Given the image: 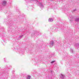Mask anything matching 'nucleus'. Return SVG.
Segmentation results:
<instances>
[{"mask_svg": "<svg viewBox=\"0 0 79 79\" xmlns=\"http://www.w3.org/2000/svg\"><path fill=\"white\" fill-rule=\"evenodd\" d=\"M69 18H70V21H73V19H74V16L72 15H69Z\"/></svg>", "mask_w": 79, "mask_h": 79, "instance_id": "f257e3e1", "label": "nucleus"}, {"mask_svg": "<svg viewBox=\"0 0 79 79\" xmlns=\"http://www.w3.org/2000/svg\"><path fill=\"white\" fill-rule=\"evenodd\" d=\"M60 78H61V79H64V78H65V75H63L62 74H60Z\"/></svg>", "mask_w": 79, "mask_h": 79, "instance_id": "f03ea898", "label": "nucleus"}, {"mask_svg": "<svg viewBox=\"0 0 79 79\" xmlns=\"http://www.w3.org/2000/svg\"><path fill=\"white\" fill-rule=\"evenodd\" d=\"M2 5L3 6H5L6 5V1H3L2 2Z\"/></svg>", "mask_w": 79, "mask_h": 79, "instance_id": "7ed1b4c3", "label": "nucleus"}, {"mask_svg": "<svg viewBox=\"0 0 79 79\" xmlns=\"http://www.w3.org/2000/svg\"><path fill=\"white\" fill-rule=\"evenodd\" d=\"M53 43H54V42H53V41H52L50 43V47H52L53 46Z\"/></svg>", "mask_w": 79, "mask_h": 79, "instance_id": "20e7f679", "label": "nucleus"}, {"mask_svg": "<svg viewBox=\"0 0 79 79\" xmlns=\"http://www.w3.org/2000/svg\"><path fill=\"white\" fill-rule=\"evenodd\" d=\"M5 36V35H4V33H1L0 34V37H3Z\"/></svg>", "mask_w": 79, "mask_h": 79, "instance_id": "39448f33", "label": "nucleus"}, {"mask_svg": "<svg viewBox=\"0 0 79 79\" xmlns=\"http://www.w3.org/2000/svg\"><path fill=\"white\" fill-rule=\"evenodd\" d=\"M39 6L41 8H43V7H44V6H43V5H42V3L40 2L39 3Z\"/></svg>", "mask_w": 79, "mask_h": 79, "instance_id": "423d86ee", "label": "nucleus"}, {"mask_svg": "<svg viewBox=\"0 0 79 79\" xmlns=\"http://www.w3.org/2000/svg\"><path fill=\"white\" fill-rule=\"evenodd\" d=\"M53 20V19H52V18H50L49 19L48 21L49 22H52Z\"/></svg>", "mask_w": 79, "mask_h": 79, "instance_id": "0eeeda50", "label": "nucleus"}, {"mask_svg": "<svg viewBox=\"0 0 79 79\" xmlns=\"http://www.w3.org/2000/svg\"><path fill=\"white\" fill-rule=\"evenodd\" d=\"M75 21L76 22H79V18H77L75 19Z\"/></svg>", "mask_w": 79, "mask_h": 79, "instance_id": "6e6552de", "label": "nucleus"}, {"mask_svg": "<svg viewBox=\"0 0 79 79\" xmlns=\"http://www.w3.org/2000/svg\"><path fill=\"white\" fill-rule=\"evenodd\" d=\"M31 77L30 76L28 75V76L27 77V79H31Z\"/></svg>", "mask_w": 79, "mask_h": 79, "instance_id": "1a4fd4ad", "label": "nucleus"}, {"mask_svg": "<svg viewBox=\"0 0 79 79\" xmlns=\"http://www.w3.org/2000/svg\"><path fill=\"white\" fill-rule=\"evenodd\" d=\"M32 1H33V2H34L35 1V2H36V3H39V1L37 0H31Z\"/></svg>", "mask_w": 79, "mask_h": 79, "instance_id": "9d476101", "label": "nucleus"}, {"mask_svg": "<svg viewBox=\"0 0 79 79\" xmlns=\"http://www.w3.org/2000/svg\"><path fill=\"white\" fill-rule=\"evenodd\" d=\"M76 47H79V43H77L76 44Z\"/></svg>", "mask_w": 79, "mask_h": 79, "instance_id": "9b49d317", "label": "nucleus"}, {"mask_svg": "<svg viewBox=\"0 0 79 79\" xmlns=\"http://www.w3.org/2000/svg\"><path fill=\"white\" fill-rule=\"evenodd\" d=\"M70 51H71V52L72 53H73V49H71L70 50Z\"/></svg>", "mask_w": 79, "mask_h": 79, "instance_id": "f8f14e48", "label": "nucleus"}, {"mask_svg": "<svg viewBox=\"0 0 79 79\" xmlns=\"http://www.w3.org/2000/svg\"><path fill=\"white\" fill-rule=\"evenodd\" d=\"M55 60L52 61L51 62V63H55Z\"/></svg>", "mask_w": 79, "mask_h": 79, "instance_id": "ddd939ff", "label": "nucleus"}, {"mask_svg": "<svg viewBox=\"0 0 79 79\" xmlns=\"http://www.w3.org/2000/svg\"><path fill=\"white\" fill-rule=\"evenodd\" d=\"M23 35H22L21 36H20L19 37V39H21L23 37Z\"/></svg>", "mask_w": 79, "mask_h": 79, "instance_id": "4468645a", "label": "nucleus"}, {"mask_svg": "<svg viewBox=\"0 0 79 79\" xmlns=\"http://www.w3.org/2000/svg\"><path fill=\"white\" fill-rule=\"evenodd\" d=\"M76 10V9H75L74 10H73V12H75Z\"/></svg>", "mask_w": 79, "mask_h": 79, "instance_id": "2eb2a0df", "label": "nucleus"}, {"mask_svg": "<svg viewBox=\"0 0 79 79\" xmlns=\"http://www.w3.org/2000/svg\"><path fill=\"white\" fill-rule=\"evenodd\" d=\"M0 11H2V8H1V9H0Z\"/></svg>", "mask_w": 79, "mask_h": 79, "instance_id": "dca6fc26", "label": "nucleus"}, {"mask_svg": "<svg viewBox=\"0 0 79 79\" xmlns=\"http://www.w3.org/2000/svg\"><path fill=\"white\" fill-rule=\"evenodd\" d=\"M51 73H52V74L53 73V71H51Z\"/></svg>", "mask_w": 79, "mask_h": 79, "instance_id": "f3484780", "label": "nucleus"}, {"mask_svg": "<svg viewBox=\"0 0 79 79\" xmlns=\"http://www.w3.org/2000/svg\"><path fill=\"white\" fill-rule=\"evenodd\" d=\"M3 32H4V31H3Z\"/></svg>", "mask_w": 79, "mask_h": 79, "instance_id": "a211bd4d", "label": "nucleus"}]
</instances>
